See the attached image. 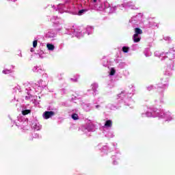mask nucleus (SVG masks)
I'll return each mask as SVG.
<instances>
[{
	"label": "nucleus",
	"instance_id": "412c9836",
	"mask_svg": "<svg viewBox=\"0 0 175 175\" xmlns=\"http://www.w3.org/2000/svg\"><path fill=\"white\" fill-rule=\"evenodd\" d=\"M141 39H142V37L140 36H135V35L133 36V40L134 43H139Z\"/></svg>",
	"mask_w": 175,
	"mask_h": 175
},
{
	"label": "nucleus",
	"instance_id": "37998d69",
	"mask_svg": "<svg viewBox=\"0 0 175 175\" xmlns=\"http://www.w3.org/2000/svg\"><path fill=\"white\" fill-rule=\"evenodd\" d=\"M94 105H98L99 103H98V101H94Z\"/></svg>",
	"mask_w": 175,
	"mask_h": 175
},
{
	"label": "nucleus",
	"instance_id": "f3484780",
	"mask_svg": "<svg viewBox=\"0 0 175 175\" xmlns=\"http://www.w3.org/2000/svg\"><path fill=\"white\" fill-rule=\"evenodd\" d=\"M13 69H14V66H11L10 69L4 68V70L2 71V73H3V75H10V73H12Z\"/></svg>",
	"mask_w": 175,
	"mask_h": 175
},
{
	"label": "nucleus",
	"instance_id": "de8ad7c7",
	"mask_svg": "<svg viewBox=\"0 0 175 175\" xmlns=\"http://www.w3.org/2000/svg\"><path fill=\"white\" fill-rule=\"evenodd\" d=\"M114 157H116V156H112V159H114Z\"/></svg>",
	"mask_w": 175,
	"mask_h": 175
},
{
	"label": "nucleus",
	"instance_id": "f03ea898",
	"mask_svg": "<svg viewBox=\"0 0 175 175\" xmlns=\"http://www.w3.org/2000/svg\"><path fill=\"white\" fill-rule=\"evenodd\" d=\"M49 84V75L43 74L42 79L33 85V90L36 94H40Z\"/></svg>",
	"mask_w": 175,
	"mask_h": 175
},
{
	"label": "nucleus",
	"instance_id": "2f4dec72",
	"mask_svg": "<svg viewBox=\"0 0 175 175\" xmlns=\"http://www.w3.org/2000/svg\"><path fill=\"white\" fill-rule=\"evenodd\" d=\"M71 118H72V120H74L75 121L79 120V115H77V113H72L71 115Z\"/></svg>",
	"mask_w": 175,
	"mask_h": 175
},
{
	"label": "nucleus",
	"instance_id": "1a4fd4ad",
	"mask_svg": "<svg viewBox=\"0 0 175 175\" xmlns=\"http://www.w3.org/2000/svg\"><path fill=\"white\" fill-rule=\"evenodd\" d=\"M158 111H159L158 109L153 111L152 112L148 110L146 113H142V117L143 118H144V117H158Z\"/></svg>",
	"mask_w": 175,
	"mask_h": 175
},
{
	"label": "nucleus",
	"instance_id": "9d476101",
	"mask_svg": "<svg viewBox=\"0 0 175 175\" xmlns=\"http://www.w3.org/2000/svg\"><path fill=\"white\" fill-rule=\"evenodd\" d=\"M52 9H55L56 11L59 12V13H64L65 12L66 6L65 4L59 3L57 5V9L55 8V5H51Z\"/></svg>",
	"mask_w": 175,
	"mask_h": 175
},
{
	"label": "nucleus",
	"instance_id": "4be33fe9",
	"mask_svg": "<svg viewBox=\"0 0 175 175\" xmlns=\"http://www.w3.org/2000/svg\"><path fill=\"white\" fill-rule=\"evenodd\" d=\"M80 77V76L79 75H75L73 78H70V81L71 83H77V81H79V78Z\"/></svg>",
	"mask_w": 175,
	"mask_h": 175
},
{
	"label": "nucleus",
	"instance_id": "9b49d317",
	"mask_svg": "<svg viewBox=\"0 0 175 175\" xmlns=\"http://www.w3.org/2000/svg\"><path fill=\"white\" fill-rule=\"evenodd\" d=\"M122 8H129L130 9H133L134 10H137V9H139V8L136 7V5H135V3H133V2L132 1H128L125 4H122Z\"/></svg>",
	"mask_w": 175,
	"mask_h": 175
},
{
	"label": "nucleus",
	"instance_id": "6e6552de",
	"mask_svg": "<svg viewBox=\"0 0 175 175\" xmlns=\"http://www.w3.org/2000/svg\"><path fill=\"white\" fill-rule=\"evenodd\" d=\"M131 90V92H126L125 90L122 91L121 93L118 95V98H120L121 99L124 98H131V96L133 95V91H135V89L132 88Z\"/></svg>",
	"mask_w": 175,
	"mask_h": 175
},
{
	"label": "nucleus",
	"instance_id": "cd10ccee",
	"mask_svg": "<svg viewBox=\"0 0 175 175\" xmlns=\"http://www.w3.org/2000/svg\"><path fill=\"white\" fill-rule=\"evenodd\" d=\"M46 36L48 38H55V33L51 31H49L47 34H46Z\"/></svg>",
	"mask_w": 175,
	"mask_h": 175
},
{
	"label": "nucleus",
	"instance_id": "f8f14e48",
	"mask_svg": "<svg viewBox=\"0 0 175 175\" xmlns=\"http://www.w3.org/2000/svg\"><path fill=\"white\" fill-rule=\"evenodd\" d=\"M31 128H33V129H35L36 131H40V129H42V125H40L38 120H33Z\"/></svg>",
	"mask_w": 175,
	"mask_h": 175
},
{
	"label": "nucleus",
	"instance_id": "b1692460",
	"mask_svg": "<svg viewBox=\"0 0 175 175\" xmlns=\"http://www.w3.org/2000/svg\"><path fill=\"white\" fill-rule=\"evenodd\" d=\"M85 31L88 32V35H91V33L94 32V27H92V26H88L86 27Z\"/></svg>",
	"mask_w": 175,
	"mask_h": 175
},
{
	"label": "nucleus",
	"instance_id": "393cba45",
	"mask_svg": "<svg viewBox=\"0 0 175 175\" xmlns=\"http://www.w3.org/2000/svg\"><path fill=\"white\" fill-rule=\"evenodd\" d=\"M68 96L70 100H75L77 98V96H75V94H72L70 92H68Z\"/></svg>",
	"mask_w": 175,
	"mask_h": 175
},
{
	"label": "nucleus",
	"instance_id": "a18cd8bd",
	"mask_svg": "<svg viewBox=\"0 0 175 175\" xmlns=\"http://www.w3.org/2000/svg\"><path fill=\"white\" fill-rule=\"evenodd\" d=\"M9 1H12V2H16V0H9Z\"/></svg>",
	"mask_w": 175,
	"mask_h": 175
},
{
	"label": "nucleus",
	"instance_id": "4c0bfd02",
	"mask_svg": "<svg viewBox=\"0 0 175 175\" xmlns=\"http://www.w3.org/2000/svg\"><path fill=\"white\" fill-rule=\"evenodd\" d=\"M38 46V40H34L33 42V47L36 48Z\"/></svg>",
	"mask_w": 175,
	"mask_h": 175
},
{
	"label": "nucleus",
	"instance_id": "dca6fc26",
	"mask_svg": "<svg viewBox=\"0 0 175 175\" xmlns=\"http://www.w3.org/2000/svg\"><path fill=\"white\" fill-rule=\"evenodd\" d=\"M81 107L85 111H90L91 109H92L91 104H85L84 103L81 104Z\"/></svg>",
	"mask_w": 175,
	"mask_h": 175
},
{
	"label": "nucleus",
	"instance_id": "c9c22d12",
	"mask_svg": "<svg viewBox=\"0 0 175 175\" xmlns=\"http://www.w3.org/2000/svg\"><path fill=\"white\" fill-rule=\"evenodd\" d=\"M122 51L123 53H128L129 51V47L123 46Z\"/></svg>",
	"mask_w": 175,
	"mask_h": 175
},
{
	"label": "nucleus",
	"instance_id": "79ce46f5",
	"mask_svg": "<svg viewBox=\"0 0 175 175\" xmlns=\"http://www.w3.org/2000/svg\"><path fill=\"white\" fill-rule=\"evenodd\" d=\"M31 53H33L35 51V49L33 48H31L30 49Z\"/></svg>",
	"mask_w": 175,
	"mask_h": 175
},
{
	"label": "nucleus",
	"instance_id": "c85d7f7f",
	"mask_svg": "<svg viewBox=\"0 0 175 175\" xmlns=\"http://www.w3.org/2000/svg\"><path fill=\"white\" fill-rule=\"evenodd\" d=\"M105 133L106 137H110V138L114 137V134H113V132H111V131H109L108 133Z\"/></svg>",
	"mask_w": 175,
	"mask_h": 175
},
{
	"label": "nucleus",
	"instance_id": "7ed1b4c3",
	"mask_svg": "<svg viewBox=\"0 0 175 175\" xmlns=\"http://www.w3.org/2000/svg\"><path fill=\"white\" fill-rule=\"evenodd\" d=\"M29 113H31V110L29 109L22 111L23 115H19L17 117V120L14 122L15 125L18 128H21V129H24V128L28 125V119L24 116H27V114H29Z\"/></svg>",
	"mask_w": 175,
	"mask_h": 175
},
{
	"label": "nucleus",
	"instance_id": "aec40b11",
	"mask_svg": "<svg viewBox=\"0 0 175 175\" xmlns=\"http://www.w3.org/2000/svg\"><path fill=\"white\" fill-rule=\"evenodd\" d=\"M142 33H143V30H142L139 27H136L135 29V36H140V35H142Z\"/></svg>",
	"mask_w": 175,
	"mask_h": 175
},
{
	"label": "nucleus",
	"instance_id": "39448f33",
	"mask_svg": "<svg viewBox=\"0 0 175 175\" xmlns=\"http://www.w3.org/2000/svg\"><path fill=\"white\" fill-rule=\"evenodd\" d=\"M67 35H71V36H76L78 39L84 36V31L77 32L76 31V27L73 25L72 27L68 26L67 28Z\"/></svg>",
	"mask_w": 175,
	"mask_h": 175
},
{
	"label": "nucleus",
	"instance_id": "ea45409f",
	"mask_svg": "<svg viewBox=\"0 0 175 175\" xmlns=\"http://www.w3.org/2000/svg\"><path fill=\"white\" fill-rule=\"evenodd\" d=\"M33 137H34L35 139H36V138L39 137V135L35 133V134L33 135Z\"/></svg>",
	"mask_w": 175,
	"mask_h": 175
},
{
	"label": "nucleus",
	"instance_id": "ddd939ff",
	"mask_svg": "<svg viewBox=\"0 0 175 175\" xmlns=\"http://www.w3.org/2000/svg\"><path fill=\"white\" fill-rule=\"evenodd\" d=\"M54 116V111H45L42 114V117L44 120H49V118H51Z\"/></svg>",
	"mask_w": 175,
	"mask_h": 175
},
{
	"label": "nucleus",
	"instance_id": "4468645a",
	"mask_svg": "<svg viewBox=\"0 0 175 175\" xmlns=\"http://www.w3.org/2000/svg\"><path fill=\"white\" fill-rule=\"evenodd\" d=\"M142 14H139V15L133 16L131 18L130 22L131 23V24H135L136 23H137V21H139V20H140V18H142Z\"/></svg>",
	"mask_w": 175,
	"mask_h": 175
},
{
	"label": "nucleus",
	"instance_id": "a878e982",
	"mask_svg": "<svg viewBox=\"0 0 175 175\" xmlns=\"http://www.w3.org/2000/svg\"><path fill=\"white\" fill-rule=\"evenodd\" d=\"M144 55L146 57H151V51H150V49L147 48L144 51Z\"/></svg>",
	"mask_w": 175,
	"mask_h": 175
},
{
	"label": "nucleus",
	"instance_id": "6ab92c4d",
	"mask_svg": "<svg viewBox=\"0 0 175 175\" xmlns=\"http://www.w3.org/2000/svg\"><path fill=\"white\" fill-rule=\"evenodd\" d=\"M33 72H38V73H42V72H44V69L40 68L38 66H36L33 68Z\"/></svg>",
	"mask_w": 175,
	"mask_h": 175
},
{
	"label": "nucleus",
	"instance_id": "c756f323",
	"mask_svg": "<svg viewBox=\"0 0 175 175\" xmlns=\"http://www.w3.org/2000/svg\"><path fill=\"white\" fill-rule=\"evenodd\" d=\"M102 64L103 65V66H108L109 65V60H107V59H102Z\"/></svg>",
	"mask_w": 175,
	"mask_h": 175
},
{
	"label": "nucleus",
	"instance_id": "bb28decb",
	"mask_svg": "<svg viewBox=\"0 0 175 175\" xmlns=\"http://www.w3.org/2000/svg\"><path fill=\"white\" fill-rule=\"evenodd\" d=\"M108 151H109V148L107 147V146H104L101 148V152H103V154H107Z\"/></svg>",
	"mask_w": 175,
	"mask_h": 175
},
{
	"label": "nucleus",
	"instance_id": "e433bc0d",
	"mask_svg": "<svg viewBox=\"0 0 175 175\" xmlns=\"http://www.w3.org/2000/svg\"><path fill=\"white\" fill-rule=\"evenodd\" d=\"M95 109H97V110H100L102 109V105L97 104L96 105L94 106Z\"/></svg>",
	"mask_w": 175,
	"mask_h": 175
},
{
	"label": "nucleus",
	"instance_id": "f704fd0d",
	"mask_svg": "<svg viewBox=\"0 0 175 175\" xmlns=\"http://www.w3.org/2000/svg\"><path fill=\"white\" fill-rule=\"evenodd\" d=\"M116 75V70L114 68H111L110 70L109 76H114Z\"/></svg>",
	"mask_w": 175,
	"mask_h": 175
},
{
	"label": "nucleus",
	"instance_id": "473e14b6",
	"mask_svg": "<svg viewBox=\"0 0 175 175\" xmlns=\"http://www.w3.org/2000/svg\"><path fill=\"white\" fill-rule=\"evenodd\" d=\"M87 12V10H80L78 12V16H83V14H84V13H85Z\"/></svg>",
	"mask_w": 175,
	"mask_h": 175
},
{
	"label": "nucleus",
	"instance_id": "2eb2a0df",
	"mask_svg": "<svg viewBox=\"0 0 175 175\" xmlns=\"http://www.w3.org/2000/svg\"><path fill=\"white\" fill-rule=\"evenodd\" d=\"M51 21L53 23V27H58V25H59V18L57 16H52Z\"/></svg>",
	"mask_w": 175,
	"mask_h": 175
},
{
	"label": "nucleus",
	"instance_id": "09e8293b",
	"mask_svg": "<svg viewBox=\"0 0 175 175\" xmlns=\"http://www.w3.org/2000/svg\"><path fill=\"white\" fill-rule=\"evenodd\" d=\"M133 50H135V48H133Z\"/></svg>",
	"mask_w": 175,
	"mask_h": 175
},
{
	"label": "nucleus",
	"instance_id": "72a5a7b5",
	"mask_svg": "<svg viewBox=\"0 0 175 175\" xmlns=\"http://www.w3.org/2000/svg\"><path fill=\"white\" fill-rule=\"evenodd\" d=\"M126 66V64H125V62H120L118 64V67L120 68V69L125 68Z\"/></svg>",
	"mask_w": 175,
	"mask_h": 175
},
{
	"label": "nucleus",
	"instance_id": "7c9ffc66",
	"mask_svg": "<svg viewBox=\"0 0 175 175\" xmlns=\"http://www.w3.org/2000/svg\"><path fill=\"white\" fill-rule=\"evenodd\" d=\"M98 83H93L92 85V89L94 92H96V88H98Z\"/></svg>",
	"mask_w": 175,
	"mask_h": 175
},
{
	"label": "nucleus",
	"instance_id": "a211bd4d",
	"mask_svg": "<svg viewBox=\"0 0 175 175\" xmlns=\"http://www.w3.org/2000/svg\"><path fill=\"white\" fill-rule=\"evenodd\" d=\"M112 126H113V122H111V120H107L103 126V130L105 131L106 128H111Z\"/></svg>",
	"mask_w": 175,
	"mask_h": 175
},
{
	"label": "nucleus",
	"instance_id": "5701e85b",
	"mask_svg": "<svg viewBox=\"0 0 175 175\" xmlns=\"http://www.w3.org/2000/svg\"><path fill=\"white\" fill-rule=\"evenodd\" d=\"M46 48L49 50V51H54L55 49V46L53 44L48 43L46 44Z\"/></svg>",
	"mask_w": 175,
	"mask_h": 175
},
{
	"label": "nucleus",
	"instance_id": "423d86ee",
	"mask_svg": "<svg viewBox=\"0 0 175 175\" xmlns=\"http://www.w3.org/2000/svg\"><path fill=\"white\" fill-rule=\"evenodd\" d=\"M157 116L159 118H165V121H173L174 120V116L170 111L165 113L162 111H157Z\"/></svg>",
	"mask_w": 175,
	"mask_h": 175
},
{
	"label": "nucleus",
	"instance_id": "f257e3e1",
	"mask_svg": "<svg viewBox=\"0 0 175 175\" xmlns=\"http://www.w3.org/2000/svg\"><path fill=\"white\" fill-rule=\"evenodd\" d=\"M91 2L94 5V8H96L97 10H99L100 12H103V10H105L109 14L115 13L116 10H117V8H121V5H120L116 6L100 0H91Z\"/></svg>",
	"mask_w": 175,
	"mask_h": 175
},
{
	"label": "nucleus",
	"instance_id": "20e7f679",
	"mask_svg": "<svg viewBox=\"0 0 175 175\" xmlns=\"http://www.w3.org/2000/svg\"><path fill=\"white\" fill-rule=\"evenodd\" d=\"M80 129L83 133H88V132H95L96 127L94 122L88 120L85 124L83 125Z\"/></svg>",
	"mask_w": 175,
	"mask_h": 175
},
{
	"label": "nucleus",
	"instance_id": "49530a36",
	"mask_svg": "<svg viewBox=\"0 0 175 175\" xmlns=\"http://www.w3.org/2000/svg\"><path fill=\"white\" fill-rule=\"evenodd\" d=\"M57 31H61V29H57Z\"/></svg>",
	"mask_w": 175,
	"mask_h": 175
},
{
	"label": "nucleus",
	"instance_id": "58836bf2",
	"mask_svg": "<svg viewBox=\"0 0 175 175\" xmlns=\"http://www.w3.org/2000/svg\"><path fill=\"white\" fill-rule=\"evenodd\" d=\"M31 96H32V94H29V96H25L26 100H28V99H31Z\"/></svg>",
	"mask_w": 175,
	"mask_h": 175
},
{
	"label": "nucleus",
	"instance_id": "c03bdc74",
	"mask_svg": "<svg viewBox=\"0 0 175 175\" xmlns=\"http://www.w3.org/2000/svg\"><path fill=\"white\" fill-rule=\"evenodd\" d=\"M113 165H117V162H116V161H113Z\"/></svg>",
	"mask_w": 175,
	"mask_h": 175
},
{
	"label": "nucleus",
	"instance_id": "0eeeda50",
	"mask_svg": "<svg viewBox=\"0 0 175 175\" xmlns=\"http://www.w3.org/2000/svg\"><path fill=\"white\" fill-rule=\"evenodd\" d=\"M168 85H169L167 83H161V84H159L156 86L150 85L149 86L147 87V90H148V91H151V90H154V88H157L158 91H161V94H163V92H165V89L167 88Z\"/></svg>",
	"mask_w": 175,
	"mask_h": 175
},
{
	"label": "nucleus",
	"instance_id": "a19ab883",
	"mask_svg": "<svg viewBox=\"0 0 175 175\" xmlns=\"http://www.w3.org/2000/svg\"><path fill=\"white\" fill-rule=\"evenodd\" d=\"M164 39H165V40H170V37H165Z\"/></svg>",
	"mask_w": 175,
	"mask_h": 175
}]
</instances>
